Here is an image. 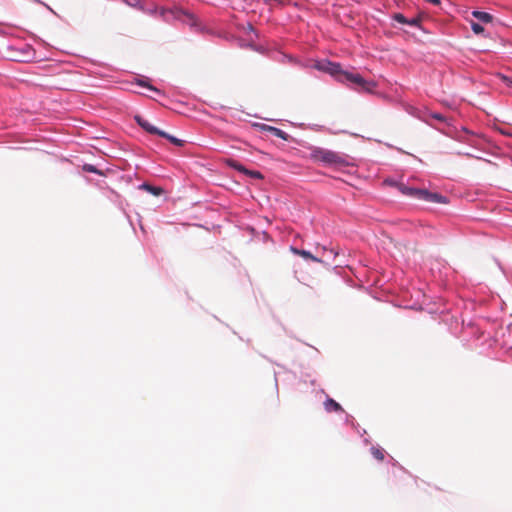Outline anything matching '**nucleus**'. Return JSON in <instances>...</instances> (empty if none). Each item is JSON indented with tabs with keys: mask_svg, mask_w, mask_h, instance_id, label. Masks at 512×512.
Returning a JSON list of instances; mask_svg holds the SVG:
<instances>
[{
	"mask_svg": "<svg viewBox=\"0 0 512 512\" xmlns=\"http://www.w3.org/2000/svg\"><path fill=\"white\" fill-rule=\"evenodd\" d=\"M309 158L314 162H320L328 166H342L346 164L343 155L325 148L311 146Z\"/></svg>",
	"mask_w": 512,
	"mask_h": 512,
	"instance_id": "obj_1",
	"label": "nucleus"
},
{
	"mask_svg": "<svg viewBox=\"0 0 512 512\" xmlns=\"http://www.w3.org/2000/svg\"><path fill=\"white\" fill-rule=\"evenodd\" d=\"M398 190L406 196L422 200L425 202H433V203H446V197L438 194L430 192L426 189L412 188L408 187L403 183L397 184Z\"/></svg>",
	"mask_w": 512,
	"mask_h": 512,
	"instance_id": "obj_2",
	"label": "nucleus"
},
{
	"mask_svg": "<svg viewBox=\"0 0 512 512\" xmlns=\"http://www.w3.org/2000/svg\"><path fill=\"white\" fill-rule=\"evenodd\" d=\"M162 16L164 17H173L176 19L181 20L182 22L186 23L190 27H197L198 26V19L197 17L188 12L183 10L182 8L175 7L173 9H164L162 8Z\"/></svg>",
	"mask_w": 512,
	"mask_h": 512,
	"instance_id": "obj_3",
	"label": "nucleus"
},
{
	"mask_svg": "<svg viewBox=\"0 0 512 512\" xmlns=\"http://www.w3.org/2000/svg\"><path fill=\"white\" fill-rule=\"evenodd\" d=\"M342 77L357 86H359L362 90L372 91L375 88V83L372 81H366L360 74H353L348 72H343Z\"/></svg>",
	"mask_w": 512,
	"mask_h": 512,
	"instance_id": "obj_4",
	"label": "nucleus"
},
{
	"mask_svg": "<svg viewBox=\"0 0 512 512\" xmlns=\"http://www.w3.org/2000/svg\"><path fill=\"white\" fill-rule=\"evenodd\" d=\"M225 162L228 166H230V167L238 170L239 172L246 174L252 178H255V179L263 178V175L259 171L248 170L243 165H241L240 163H238L237 161H235L233 159H226Z\"/></svg>",
	"mask_w": 512,
	"mask_h": 512,
	"instance_id": "obj_5",
	"label": "nucleus"
},
{
	"mask_svg": "<svg viewBox=\"0 0 512 512\" xmlns=\"http://www.w3.org/2000/svg\"><path fill=\"white\" fill-rule=\"evenodd\" d=\"M136 122L141 126L146 132L154 135H160V129L156 126H153L147 119L140 115L135 116Z\"/></svg>",
	"mask_w": 512,
	"mask_h": 512,
	"instance_id": "obj_6",
	"label": "nucleus"
},
{
	"mask_svg": "<svg viewBox=\"0 0 512 512\" xmlns=\"http://www.w3.org/2000/svg\"><path fill=\"white\" fill-rule=\"evenodd\" d=\"M162 138L166 139L170 144L174 145V146H177V147H182L185 145L186 141L183 140V139H180L176 136H173L167 132H164L162 131Z\"/></svg>",
	"mask_w": 512,
	"mask_h": 512,
	"instance_id": "obj_7",
	"label": "nucleus"
},
{
	"mask_svg": "<svg viewBox=\"0 0 512 512\" xmlns=\"http://www.w3.org/2000/svg\"><path fill=\"white\" fill-rule=\"evenodd\" d=\"M291 251L294 254H296L298 256H301V257H303L305 259H309V260H312L314 262H322L321 259H319L316 256L312 255L309 251L298 249V248H295V247H291Z\"/></svg>",
	"mask_w": 512,
	"mask_h": 512,
	"instance_id": "obj_8",
	"label": "nucleus"
},
{
	"mask_svg": "<svg viewBox=\"0 0 512 512\" xmlns=\"http://www.w3.org/2000/svg\"><path fill=\"white\" fill-rule=\"evenodd\" d=\"M324 407L326 409V411L328 412H339V411H342V407L339 403H337L335 400H333L332 398H328L325 402H324Z\"/></svg>",
	"mask_w": 512,
	"mask_h": 512,
	"instance_id": "obj_9",
	"label": "nucleus"
},
{
	"mask_svg": "<svg viewBox=\"0 0 512 512\" xmlns=\"http://www.w3.org/2000/svg\"><path fill=\"white\" fill-rule=\"evenodd\" d=\"M263 129L267 130V131H270L274 136H276V137H278L280 139H283V140H287L288 139V134L286 132H284L283 130L279 129V128L264 125Z\"/></svg>",
	"mask_w": 512,
	"mask_h": 512,
	"instance_id": "obj_10",
	"label": "nucleus"
},
{
	"mask_svg": "<svg viewBox=\"0 0 512 512\" xmlns=\"http://www.w3.org/2000/svg\"><path fill=\"white\" fill-rule=\"evenodd\" d=\"M472 15L477 18L478 20L484 22V23H490L493 20V17L491 14L487 12L482 11H473Z\"/></svg>",
	"mask_w": 512,
	"mask_h": 512,
	"instance_id": "obj_11",
	"label": "nucleus"
},
{
	"mask_svg": "<svg viewBox=\"0 0 512 512\" xmlns=\"http://www.w3.org/2000/svg\"><path fill=\"white\" fill-rule=\"evenodd\" d=\"M371 454L378 461H383L385 458V450L380 447H372Z\"/></svg>",
	"mask_w": 512,
	"mask_h": 512,
	"instance_id": "obj_12",
	"label": "nucleus"
},
{
	"mask_svg": "<svg viewBox=\"0 0 512 512\" xmlns=\"http://www.w3.org/2000/svg\"><path fill=\"white\" fill-rule=\"evenodd\" d=\"M140 187L142 189L149 191L150 193L154 194L155 196L160 195V187L151 186L149 184H142Z\"/></svg>",
	"mask_w": 512,
	"mask_h": 512,
	"instance_id": "obj_13",
	"label": "nucleus"
},
{
	"mask_svg": "<svg viewBox=\"0 0 512 512\" xmlns=\"http://www.w3.org/2000/svg\"><path fill=\"white\" fill-rule=\"evenodd\" d=\"M332 75L339 74L341 72V67L336 63H328V67L326 68Z\"/></svg>",
	"mask_w": 512,
	"mask_h": 512,
	"instance_id": "obj_14",
	"label": "nucleus"
},
{
	"mask_svg": "<svg viewBox=\"0 0 512 512\" xmlns=\"http://www.w3.org/2000/svg\"><path fill=\"white\" fill-rule=\"evenodd\" d=\"M392 18L400 24H407L408 22V19L401 13H395Z\"/></svg>",
	"mask_w": 512,
	"mask_h": 512,
	"instance_id": "obj_15",
	"label": "nucleus"
},
{
	"mask_svg": "<svg viewBox=\"0 0 512 512\" xmlns=\"http://www.w3.org/2000/svg\"><path fill=\"white\" fill-rule=\"evenodd\" d=\"M471 28L475 34H481L484 32V27L479 23L472 22Z\"/></svg>",
	"mask_w": 512,
	"mask_h": 512,
	"instance_id": "obj_16",
	"label": "nucleus"
},
{
	"mask_svg": "<svg viewBox=\"0 0 512 512\" xmlns=\"http://www.w3.org/2000/svg\"><path fill=\"white\" fill-rule=\"evenodd\" d=\"M421 22L420 17H414L410 20H408L407 25L413 26V27H419Z\"/></svg>",
	"mask_w": 512,
	"mask_h": 512,
	"instance_id": "obj_17",
	"label": "nucleus"
},
{
	"mask_svg": "<svg viewBox=\"0 0 512 512\" xmlns=\"http://www.w3.org/2000/svg\"><path fill=\"white\" fill-rule=\"evenodd\" d=\"M83 169L87 172H92V173H97V169L95 166L91 165V164H85Z\"/></svg>",
	"mask_w": 512,
	"mask_h": 512,
	"instance_id": "obj_18",
	"label": "nucleus"
},
{
	"mask_svg": "<svg viewBox=\"0 0 512 512\" xmlns=\"http://www.w3.org/2000/svg\"><path fill=\"white\" fill-rule=\"evenodd\" d=\"M433 118L441 121L444 119V117L441 114H433Z\"/></svg>",
	"mask_w": 512,
	"mask_h": 512,
	"instance_id": "obj_19",
	"label": "nucleus"
},
{
	"mask_svg": "<svg viewBox=\"0 0 512 512\" xmlns=\"http://www.w3.org/2000/svg\"><path fill=\"white\" fill-rule=\"evenodd\" d=\"M147 87H148L150 90L154 91V92H158V89H157V88H155V87H152V86H150V85H147Z\"/></svg>",
	"mask_w": 512,
	"mask_h": 512,
	"instance_id": "obj_20",
	"label": "nucleus"
},
{
	"mask_svg": "<svg viewBox=\"0 0 512 512\" xmlns=\"http://www.w3.org/2000/svg\"><path fill=\"white\" fill-rule=\"evenodd\" d=\"M139 85L146 86V84H144L143 82H139Z\"/></svg>",
	"mask_w": 512,
	"mask_h": 512,
	"instance_id": "obj_21",
	"label": "nucleus"
},
{
	"mask_svg": "<svg viewBox=\"0 0 512 512\" xmlns=\"http://www.w3.org/2000/svg\"><path fill=\"white\" fill-rule=\"evenodd\" d=\"M509 85H512V81H511V82H509Z\"/></svg>",
	"mask_w": 512,
	"mask_h": 512,
	"instance_id": "obj_22",
	"label": "nucleus"
}]
</instances>
